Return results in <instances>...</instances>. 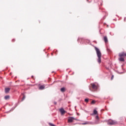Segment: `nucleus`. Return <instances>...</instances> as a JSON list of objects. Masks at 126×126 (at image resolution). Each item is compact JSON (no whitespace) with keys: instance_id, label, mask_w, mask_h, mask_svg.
<instances>
[{"instance_id":"nucleus-1","label":"nucleus","mask_w":126,"mask_h":126,"mask_svg":"<svg viewBox=\"0 0 126 126\" xmlns=\"http://www.w3.org/2000/svg\"><path fill=\"white\" fill-rule=\"evenodd\" d=\"M94 49L95 50L97 59V62L98 63H101V57H102V54L101 53V51H100V49L97 48V47L94 46Z\"/></svg>"},{"instance_id":"nucleus-20","label":"nucleus","mask_w":126,"mask_h":126,"mask_svg":"<svg viewBox=\"0 0 126 126\" xmlns=\"http://www.w3.org/2000/svg\"><path fill=\"white\" fill-rule=\"evenodd\" d=\"M107 52H110L111 51V50H110V49H109V48H107Z\"/></svg>"},{"instance_id":"nucleus-12","label":"nucleus","mask_w":126,"mask_h":126,"mask_svg":"<svg viewBox=\"0 0 126 126\" xmlns=\"http://www.w3.org/2000/svg\"><path fill=\"white\" fill-rule=\"evenodd\" d=\"M10 98V96L9 95H6L4 96L5 100H8Z\"/></svg>"},{"instance_id":"nucleus-7","label":"nucleus","mask_w":126,"mask_h":126,"mask_svg":"<svg viewBox=\"0 0 126 126\" xmlns=\"http://www.w3.org/2000/svg\"><path fill=\"white\" fill-rule=\"evenodd\" d=\"M60 111L62 115H63L65 113V111H64V109H63V108L60 109Z\"/></svg>"},{"instance_id":"nucleus-15","label":"nucleus","mask_w":126,"mask_h":126,"mask_svg":"<svg viewBox=\"0 0 126 126\" xmlns=\"http://www.w3.org/2000/svg\"><path fill=\"white\" fill-rule=\"evenodd\" d=\"M94 115H97L98 114V111H97V110H94Z\"/></svg>"},{"instance_id":"nucleus-30","label":"nucleus","mask_w":126,"mask_h":126,"mask_svg":"<svg viewBox=\"0 0 126 126\" xmlns=\"http://www.w3.org/2000/svg\"><path fill=\"white\" fill-rule=\"evenodd\" d=\"M124 20H126V18H125Z\"/></svg>"},{"instance_id":"nucleus-9","label":"nucleus","mask_w":126,"mask_h":126,"mask_svg":"<svg viewBox=\"0 0 126 126\" xmlns=\"http://www.w3.org/2000/svg\"><path fill=\"white\" fill-rule=\"evenodd\" d=\"M18 106V103H16L15 105V106L12 107L10 111H13V110H14V109H15V108H16V107H17Z\"/></svg>"},{"instance_id":"nucleus-24","label":"nucleus","mask_w":126,"mask_h":126,"mask_svg":"<svg viewBox=\"0 0 126 126\" xmlns=\"http://www.w3.org/2000/svg\"><path fill=\"white\" fill-rule=\"evenodd\" d=\"M14 41H15V39H14L12 40V42H14Z\"/></svg>"},{"instance_id":"nucleus-5","label":"nucleus","mask_w":126,"mask_h":126,"mask_svg":"<svg viewBox=\"0 0 126 126\" xmlns=\"http://www.w3.org/2000/svg\"><path fill=\"white\" fill-rule=\"evenodd\" d=\"M91 85L93 89H94V90H96L97 89L98 87H97L96 85H95V84H91Z\"/></svg>"},{"instance_id":"nucleus-21","label":"nucleus","mask_w":126,"mask_h":126,"mask_svg":"<svg viewBox=\"0 0 126 126\" xmlns=\"http://www.w3.org/2000/svg\"><path fill=\"white\" fill-rule=\"evenodd\" d=\"M113 79H114V75H112L111 77V80H113Z\"/></svg>"},{"instance_id":"nucleus-18","label":"nucleus","mask_w":126,"mask_h":126,"mask_svg":"<svg viewBox=\"0 0 126 126\" xmlns=\"http://www.w3.org/2000/svg\"><path fill=\"white\" fill-rule=\"evenodd\" d=\"M49 126H56L55 125L52 124V123H49Z\"/></svg>"},{"instance_id":"nucleus-31","label":"nucleus","mask_w":126,"mask_h":126,"mask_svg":"<svg viewBox=\"0 0 126 126\" xmlns=\"http://www.w3.org/2000/svg\"><path fill=\"white\" fill-rule=\"evenodd\" d=\"M51 55H53V53H52Z\"/></svg>"},{"instance_id":"nucleus-6","label":"nucleus","mask_w":126,"mask_h":126,"mask_svg":"<svg viewBox=\"0 0 126 126\" xmlns=\"http://www.w3.org/2000/svg\"><path fill=\"white\" fill-rule=\"evenodd\" d=\"M9 91H10V88H5V93H6V94H7V93H8Z\"/></svg>"},{"instance_id":"nucleus-10","label":"nucleus","mask_w":126,"mask_h":126,"mask_svg":"<svg viewBox=\"0 0 126 126\" xmlns=\"http://www.w3.org/2000/svg\"><path fill=\"white\" fill-rule=\"evenodd\" d=\"M126 56V53H123L119 54V57H125Z\"/></svg>"},{"instance_id":"nucleus-22","label":"nucleus","mask_w":126,"mask_h":126,"mask_svg":"<svg viewBox=\"0 0 126 126\" xmlns=\"http://www.w3.org/2000/svg\"><path fill=\"white\" fill-rule=\"evenodd\" d=\"M80 40H81V38H78V41L79 42H80Z\"/></svg>"},{"instance_id":"nucleus-26","label":"nucleus","mask_w":126,"mask_h":126,"mask_svg":"<svg viewBox=\"0 0 126 126\" xmlns=\"http://www.w3.org/2000/svg\"><path fill=\"white\" fill-rule=\"evenodd\" d=\"M34 77V76H32V78H33Z\"/></svg>"},{"instance_id":"nucleus-3","label":"nucleus","mask_w":126,"mask_h":126,"mask_svg":"<svg viewBox=\"0 0 126 126\" xmlns=\"http://www.w3.org/2000/svg\"><path fill=\"white\" fill-rule=\"evenodd\" d=\"M95 119L96 120L95 122V123H93V122H90V125H95V124H99V116H98V115H96L95 117Z\"/></svg>"},{"instance_id":"nucleus-16","label":"nucleus","mask_w":126,"mask_h":126,"mask_svg":"<svg viewBox=\"0 0 126 126\" xmlns=\"http://www.w3.org/2000/svg\"><path fill=\"white\" fill-rule=\"evenodd\" d=\"M89 99L88 98H85V102H86V103H88V102H89Z\"/></svg>"},{"instance_id":"nucleus-17","label":"nucleus","mask_w":126,"mask_h":126,"mask_svg":"<svg viewBox=\"0 0 126 126\" xmlns=\"http://www.w3.org/2000/svg\"><path fill=\"white\" fill-rule=\"evenodd\" d=\"M25 98H26L25 95H24L22 99V101H24L25 99Z\"/></svg>"},{"instance_id":"nucleus-23","label":"nucleus","mask_w":126,"mask_h":126,"mask_svg":"<svg viewBox=\"0 0 126 126\" xmlns=\"http://www.w3.org/2000/svg\"><path fill=\"white\" fill-rule=\"evenodd\" d=\"M82 125H87V123H82Z\"/></svg>"},{"instance_id":"nucleus-13","label":"nucleus","mask_w":126,"mask_h":126,"mask_svg":"<svg viewBox=\"0 0 126 126\" xmlns=\"http://www.w3.org/2000/svg\"><path fill=\"white\" fill-rule=\"evenodd\" d=\"M61 92H64L65 91V88L63 87L61 89Z\"/></svg>"},{"instance_id":"nucleus-25","label":"nucleus","mask_w":126,"mask_h":126,"mask_svg":"<svg viewBox=\"0 0 126 126\" xmlns=\"http://www.w3.org/2000/svg\"><path fill=\"white\" fill-rule=\"evenodd\" d=\"M54 104H55V105H57V102H54Z\"/></svg>"},{"instance_id":"nucleus-2","label":"nucleus","mask_w":126,"mask_h":126,"mask_svg":"<svg viewBox=\"0 0 126 126\" xmlns=\"http://www.w3.org/2000/svg\"><path fill=\"white\" fill-rule=\"evenodd\" d=\"M116 124L117 122L113 120H109L107 123V125H108V126H113L114 125H116Z\"/></svg>"},{"instance_id":"nucleus-4","label":"nucleus","mask_w":126,"mask_h":126,"mask_svg":"<svg viewBox=\"0 0 126 126\" xmlns=\"http://www.w3.org/2000/svg\"><path fill=\"white\" fill-rule=\"evenodd\" d=\"M73 120H75L74 117H69L68 119V123H72V122H73Z\"/></svg>"},{"instance_id":"nucleus-27","label":"nucleus","mask_w":126,"mask_h":126,"mask_svg":"<svg viewBox=\"0 0 126 126\" xmlns=\"http://www.w3.org/2000/svg\"><path fill=\"white\" fill-rule=\"evenodd\" d=\"M121 73H124V72H121Z\"/></svg>"},{"instance_id":"nucleus-29","label":"nucleus","mask_w":126,"mask_h":126,"mask_svg":"<svg viewBox=\"0 0 126 126\" xmlns=\"http://www.w3.org/2000/svg\"><path fill=\"white\" fill-rule=\"evenodd\" d=\"M77 114L78 116L79 115V114H78V113H77Z\"/></svg>"},{"instance_id":"nucleus-14","label":"nucleus","mask_w":126,"mask_h":126,"mask_svg":"<svg viewBox=\"0 0 126 126\" xmlns=\"http://www.w3.org/2000/svg\"><path fill=\"white\" fill-rule=\"evenodd\" d=\"M119 61H120V62H125V59H124L123 57H121L119 59Z\"/></svg>"},{"instance_id":"nucleus-8","label":"nucleus","mask_w":126,"mask_h":126,"mask_svg":"<svg viewBox=\"0 0 126 126\" xmlns=\"http://www.w3.org/2000/svg\"><path fill=\"white\" fill-rule=\"evenodd\" d=\"M45 89V86L44 85H41L39 87V90H44Z\"/></svg>"},{"instance_id":"nucleus-19","label":"nucleus","mask_w":126,"mask_h":126,"mask_svg":"<svg viewBox=\"0 0 126 126\" xmlns=\"http://www.w3.org/2000/svg\"><path fill=\"white\" fill-rule=\"evenodd\" d=\"M92 104H95V100H93L92 101Z\"/></svg>"},{"instance_id":"nucleus-28","label":"nucleus","mask_w":126,"mask_h":126,"mask_svg":"<svg viewBox=\"0 0 126 126\" xmlns=\"http://www.w3.org/2000/svg\"><path fill=\"white\" fill-rule=\"evenodd\" d=\"M125 57H126V53H125Z\"/></svg>"},{"instance_id":"nucleus-11","label":"nucleus","mask_w":126,"mask_h":126,"mask_svg":"<svg viewBox=\"0 0 126 126\" xmlns=\"http://www.w3.org/2000/svg\"><path fill=\"white\" fill-rule=\"evenodd\" d=\"M104 41L105 43H107V42H108V38L107 37V36L104 37Z\"/></svg>"}]
</instances>
